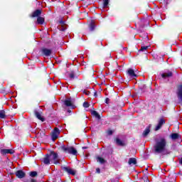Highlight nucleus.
<instances>
[{
    "instance_id": "nucleus-3",
    "label": "nucleus",
    "mask_w": 182,
    "mask_h": 182,
    "mask_svg": "<svg viewBox=\"0 0 182 182\" xmlns=\"http://www.w3.org/2000/svg\"><path fill=\"white\" fill-rule=\"evenodd\" d=\"M61 149L63 151H64L65 153H68L69 154H73V156H76L77 154V151L73 146H61Z\"/></svg>"
},
{
    "instance_id": "nucleus-26",
    "label": "nucleus",
    "mask_w": 182,
    "mask_h": 182,
    "mask_svg": "<svg viewBox=\"0 0 182 182\" xmlns=\"http://www.w3.org/2000/svg\"><path fill=\"white\" fill-rule=\"evenodd\" d=\"M109 0H104L103 8H107L109 5Z\"/></svg>"
},
{
    "instance_id": "nucleus-20",
    "label": "nucleus",
    "mask_w": 182,
    "mask_h": 182,
    "mask_svg": "<svg viewBox=\"0 0 182 182\" xmlns=\"http://www.w3.org/2000/svg\"><path fill=\"white\" fill-rule=\"evenodd\" d=\"M37 22H38V25H43V22H45V18L39 16L37 18Z\"/></svg>"
},
{
    "instance_id": "nucleus-5",
    "label": "nucleus",
    "mask_w": 182,
    "mask_h": 182,
    "mask_svg": "<svg viewBox=\"0 0 182 182\" xmlns=\"http://www.w3.org/2000/svg\"><path fill=\"white\" fill-rule=\"evenodd\" d=\"M176 95L178 96V99L181 103H182V85L178 87V90L176 92Z\"/></svg>"
},
{
    "instance_id": "nucleus-19",
    "label": "nucleus",
    "mask_w": 182,
    "mask_h": 182,
    "mask_svg": "<svg viewBox=\"0 0 182 182\" xmlns=\"http://www.w3.org/2000/svg\"><path fill=\"white\" fill-rule=\"evenodd\" d=\"M171 139H172V140H177V139H180V134L173 133L171 134Z\"/></svg>"
},
{
    "instance_id": "nucleus-8",
    "label": "nucleus",
    "mask_w": 182,
    "mask_h": 182,
    "mask_svg": "<svg viewBox=\"0 0 182 182\" xmlns=\"http://www.w3.org/2000/svg\"><path fill=\"white\" fill-rule=\"evenodd\" d=\"M41 52L43 55H45L46 56H50L52 55V50L48 49V48H43L41 50Z\"/></svg>"
},
{
    "instance_id": "nucleus-4",
    "label": "nucleus",
    "mask_w": 182,
    "mask_h": 182,
    "mask_svg": "<svg viewBox=\"0 0 182 182\" xmlns=\"http://www.w3.org/2000/svg\"><path fill=\"white\" fill-rule=\"evenodd\" d=\"M59 134H60V131H59V129L55 128L54 131L52 133V136H51L53 141H55V140H56V139H58V137H59Z\"/></svg>"
},
{
    "instance_id": "nucleus-21",
    "label": "nucleus",
    "mask_w": 182,
    "mask_h": 182,
    "mask_svg": "<svg viewBox=\"0 0 182 182\" xmlns=\"http://www.w3.org/2000/svg\"><path fill=\"white\" fill-rule=\"evenodd\" d=\"M41 14H42V11L41 10H36V11H34L33 13V18H36V16H39V15H41Z\"/></svg>"
},
{
    "instance_id": "nucleus-22",
    "label": "nucleus",
    "mask_w": 182,
    "mask_h": 182,
    "mask_svg": "<svg viewBox=\"0 0 182 182\" xmlns=\"http://www.w3.org/2000/svg\"><path fill=\"white\" fill-rule=\"evenodd\" d=\"M97 161L98 163H100L101 164H105V163H106V161L105 160V159L100 157V156H98L97 158Z\"/></svg>"
},
{
    "instance_id": "nucleus-29",
    "label": "nucleus",
    "mask_w": 182,
    "mask_h": 182,
    "mask_svg": "<svg viewBox=\"0 0 182 182\" xmlns=\"http://www.w3.org/2000/svg\"><path fill=\"white\" fill-rule=\"evenodd\" d=\"M69 76L70 79H75V74H73V73H70Z\"/></svg>"
},
{
    "instance_id": "nucleus-27",
    "label": "nucleus",
    "mask_w": 182,
    "mask_h": 182,
    "mask_svg": "<svg viewBox=\"0 0 182 182\" xmlns=\"http://www.w3.org/2000/svg\"><path fill=\"white\" fill-rule=\"evenodd\" d=\"M31 177H36L38 176V173L36 171H32L30 173Z\"/></svg>"
},
{
    "instance_id": "nucleus-9",
    "label": "nucleus",
    "mask_w": 182,
    "mask_h": 182,
    "mask_svg": "<svg viewBox=\"0 0 182 182\" xmlns=\"http://www.w3.org/2000/svg\"><path fill=\"white\" fill-rule=\"evenodd\" d=\"M127 74L129 76H130V77H133V79H134V77H137V75H136V73H134V70L132 68L128 69Z\"/></svg>"
},
{
    "instance_id": "nucleus-11",
    "label": "nucleus",
    "mask_w": 182,
    "mask_h": 182,
    "mask_svg": "<svg viewBox=\"0 0 182 182\" xmlns=\"http://www.w3.org/2000/svg\"><path fill=\"white\" fill-rule=\"evenodd\" d=\"M1 154H14V151L12 149H1Z\"/></svg>"
},
{
    "instance_id": "nucleus-13",
    "label": "nucleus",
    "mask_w": 182,
    "mask_h": 182,
    "mask_svg": "<svg viewBox=\"0 0 182 182\" xmlns=\"http://www.w3.org/2000/svg\"><path fill=\"white\" fill-rule=\"evenodd\" d=\"M116 143L118 146H126V141H122V139L117 138Z\"/></svg>"
},
{
    "instance_id": "nucleus-36",
    "label": "nucleus",
    "mask_w": 182,
    "mask_h": 182,
    "mask_svg": "<svg viewBox=\"0 0 182 182\" xmlns=\"http://www.w3.org/2000/svg\"><path fill=\"white\" fill-rule=\"evenodd\" d=\"M97 95V94H96V92H95V96H96Z\"/></svg>"
},
{
    "instance_id": "nucleus-23",
    "label": "nucleus",
    "mask_w": 182,
    "mask_h": 182,
    "mask_svg": "<svg viewBox=\"0 0 182 182\" xmlns=\"http://www.w3.org/2000/svg\"><path fill=\"white\" fill-rule=\"evenodd\" d=\"M5 117H6V115L5 114V111H0V119H5Z\"/></svg>"
},
{
    "instance_id": "nucleus-16",
    "label": "nucleus",
    "mask_w": 182,
    "mask_h": 182,
    "mask_svg": "<svg viewBox=\"0 0 182 182\" xmlns=\"http://www.w3.org/2000/svg\"><path fill=\"white\" fill-rule=\"evenodd\" d=\"M150 127H151V125H149L148 127L146 128V129L143 132L144 137H146L150 133Z\"/></svg>"
},
{
    "instance_id": "nucleus-25",
    "label": "nucleus",
    "mask_w": 182,
    "mask_h": 182,
    "mask_svg": "<svg viewBox=\"0 0 182 182\" xmlns=\"http://www.w3.org/2000/svg\"><path fill=\"white\" fill-rule=\"evenodd\" d=\"M92 116H95L97 117V119H100V115H99V113H97V112L92 111Z\"/></svg>"
},
{
    "instance_id": "nucleus-14",
    "label": "nucleus",
    "mask_w": 182,
    "mask_h": 182,
    "mask_svg": "<svg viewBox=\"0 0 182 182\" xmlns=\"http://www.w3.org/2000/svg\"><path fill=\"white\" fill-rule=\"evenodd\" d=\"M35 115L36 116L37 119L41 120V122H44L45 119H43V117H42V115L39 112L35 111Z\"/></svg>"
},
{
    "instance_id": "nucleus-32",
    "label": "nucleus",
    "mask_w": 182,
    "mask_h": 182,
    "mask_svg": "<svg viewBox=\"0 0 182 182\" xmlns=\"http://www.w3.org/2000/svg\"><path fill=\"white\" fill-rule=\"evenodd\" d=\"M107 134H109V135L113 134V131H112V130H108V131H107Z\"/></svg>"
},
{
    "instance_id": "nucleus-10",
    "label": "nucleus",
    "mask_w": 182,
    "mask_h": 182,
    "mask_svg": "<svg viewBox=\"0 0 182 182\" xmlns=\"http://www.w3.org/2000/svg\"><path fill=\"white\" fill-rule=\"evenodd\" d=\"M171 76H173V73L171 71L165 72L161 74L163 79H168V77H171Z\"/></svg>"
},
{
    "instance_id": "nucleus-15",
    "label": "nucleus",
    "mask_w": 182,
    "mask_h": 182,
    "mask_svg": "<svg viewBox=\"0 0 182 182\" xmlns=\"http://www.w3.org/2000/svg\"><path fill=\"white\" fill-rule=\"evenodd\" d=\"M65 106H68V107L70 106H73V102H72V99L68 98L67 100H65Z\"/></svg>"
},
{
    "instance_id": "nucleus-18",
    "label": "nucleus",
    "mask_w": 182,
    "mask_h": 182,
    "mask_svg": "<svg viewBox=\"0 0 182 182\" xmlns=\"http://www.w3.org/2000/svg\"><path fill=\"white\" fill-rule=\"evenodd\" d=\"M128 163L130 166L137 164V160L135 158H130Z\"/></svg>"
},
{
    "instance_id": "nucleus-31",
    "label": "nucleus",
    "mask_w": 182,
    "mask_h": 182,
    "mask_svg": "<svg viewBox=\"0 0 182 182\" xmlns=\"http://www.w3.org/2000/svg\"><path fill=\"white\" fill-rule=\"evenodd\" d=\"M83 107H89V103L85 102L83 103Z\"/></svg>"
},
{
    "instance_id": "nucleus-2",
    "label": "nucleus",
    "mask_w": 182,
    "mask_h": 182,
    "mask_svg": "<svg viewBox=\"0 0 182 182\" xmlns=\"http://www.w3.org/2000/svg\"><path fill=\"white\" fill-rule=\"evenodd\" d=\"M48 157L50 158L51 163H53L54 164H58L60 161L59 155H58L56 152L51 151L48 155Z\"/></svg>"
},
{
    "instance_id": "nucleus-37",
    "label": "nucleus",
    "mask_w": 182,
    "mask_h": 182,
    "mask_svg": "<svg viewBox=\"0 0 182 182\" xmlns=\"http://www.w3.org/2000/svg\"><path fill=\"white\" fill-rule=\"evenodd\" d=\"M83 149H86V147H83Z\"/></svg>"
},
{
    "instance_id": "nucleus-30",
    "label": "nucleus",
    "mask_w": 182,
    "mask_h": 182,
    "mask_svg": "<svg viewBox=\"0 0 182 182\" xmlns=\"http://www.w3.org/2000/svg\"><path fill=\"white\" fill-rule=\"evenodd\" d=\"M83 93H84L85 95H86L87 96H89V95H90V92L86 91V90H85V91L83 92Z\"/></svg>"
},
{
    "instance_id": "nucleus-34",
    "label": "nucleus",
    "mask_w": 182,
    "mask_h": 182,
    "mask_svg": "<svg viewBox=\"0 0 182 182\" xmlns=\"http://www.w3.org/2000/svg\"><path fill=\"white\" fill-rule=\"evenodd\" d=\"M105 103H109V98H107V99H106Z\"/></svg>"
},
{
    "instance_id": "nucleus-1",
    "label": "nucleus",
    "mask_w": 182,
    "mask_h": 182,
    "mask_svg": "<svg viewBox=\"0 0 182 182\" xmlns=\"http://www.w3.org/2000/svg\"><path fill=\"white\" fill-rule=\"evenodd\" d=\"M166 146H167V141L164 137H161L156 140V144L154 146L156 153H163L166 150Z\"/></svg>"
},
{
    "instance_id": "nucleus-12",
    "label": "nucleus",
    "mask_w": 182,
    "mask_h": 182,
    "mask_svg": "<svg viewBox=\"0 0 182 182\" xmlns=\"http://www.w3.org/2000/svg\"><path fill=\"white\" fill-rule=\"evenodd\" d=\"M16 176L18 178H23V177H25V172H23V171H17L16 172Z\"/></svg>"
},
{
    "instance_id": "nucleus-24",
    "label": "nucleus",
    "mask_w": 182,
    "mask_h": 182,
    "mask_svg": "<svg viewBox=\"0 0 182 182\" xmlns=\"http://www.w3.org/2000/svg\"><path fill=\"white\" fill-rule=\"evenodd\" d=\"M95 22L92 21L90 24V31H95Z\"/></svg>"
},
{
    "instance_id": "nucleus-7",
    "label": "nucleus",
    "mask_w": 182,
    "mask_h": 182,
    "mask_svg": "<svg viewBox=\"0 0 182 182\" xmlns=\"http://www.w3.org/2000/svg\"><path fill=\"white\" fill-rule=\"evenodd\" d=\"M63 170L64 171H66V173H68V174H70L71 176H75V174H76V171L69 167H64Z\"/></svg>"
},
{
    "instance_id": "nucleus-17",
    "label": "nucleus",
    "mask_w": 182,
    "mask_h": 182,
    "mask_svg": "<svg viewBox=\"0 0 182 182\" xmlns=\"http://www.w3.org/2000/svg\"><path fill=\"white\" fill-rule=\"evenodd\" d=\"M44 164H50V158H49V155H46L43 159Z\"/></svg>"
},
{
    "instance_id": "nucleus-28",
    "label": "nucleus",
    "mask_w": 182,
    "mask_h": 182,
    "mask_svg": "<svg viewBox=\"0 0 182 182\" xmlns=\"http://www.w3.org/2000/svg\"><path fill=\"white\" fill-rule=\"evenodd\" d=\"M149 49V46H144L141 48V52H144V50H147Z\"/></svg>"
},
{
    "instance_id": "nucleus-33",
    "label": "nucleus",
    "mask_w": 182,
    "mask_h": 182,
    "mask_svg": "<svg viewBox=\"0 0 182 182\" xmlns=\"http://www.w3.org/2000/svg\"><path fill=\"white\" fill-rule=\"evenodd\" d=\"M96 172H97L98 174H100V168H96Z\"/></svg>"
},
{
    "instance_id": "nucleus-6",
    "label": "nucleus",
    "mask_w": 182,
    "mask_h": 182,
    "mask_svg": "<svg viewBox=\"0 0 182 182\" xmlns=\"http://www.w3.org/2000/svg\"><path fill=\"white\" fill-rule=\"evenodd\" d=\"M166 123V121H164V119H161L159 122L157 126L155 128V132H157L158 130H160L161 129V127Z\"/></svg>"
},
{
    "instance_id": "nucleus-35",
    "label": "nucleus",
    "mask_w": 182,
    "mask_h": 182,
    "mask_svg": "<svg viewBox=\"0 0 182 182\" xmlns=\"http://www.w3.org/2000/svg\"><path fill=\"white\" fill-rule=\"evenodd\" d=\"M31 182H36V180H35V179H31Z\"/></svg>"
}]
</instances>
